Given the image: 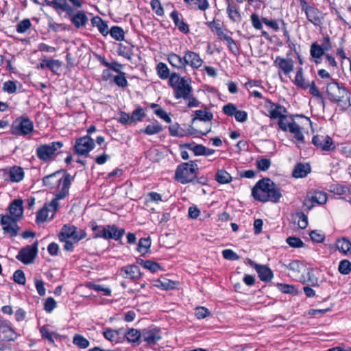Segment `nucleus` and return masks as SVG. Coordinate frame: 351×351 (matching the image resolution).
I'll return each mask as SVG.
<instances>
[{"label": "nucleus", "mask_w": 351, "mask_h": 351, "mask_svg": "<svg viewBox=\"0 0 351 351\" xmlns=\"http://www.w3.org/2000/svg\"><path fill=\"white\" fill-rule=\"evenodd\" d=\"M86 237L85 230L71 225H64L58 234L60 241L64 242V249L72 252L74 243H78Z\"/></svg>", "instance_id": "f257e3e1"}, {"label": "nucleus", "mask_w": 351, "mask_h": 351, "mask_svg": "<svg viewBox=\"0 0 351 351\" xmlns=\"http://www.w3.org/2000/svg\"><path fill=\"white\" fill-rule=\"evenodd\" d=\"M169 84L173 88V95L176 99H186L193 92L191 80L185 77H181L176 73L171 75Z\"/></svg>", "instance_id": "f03ea898"}, {"label": "nucleus", "mask_w": 351, "mask_h": 351, "mask_svg": "<svg viewBox=\"0 0 351 351\" xmlns=\"http://www.w3.org/2000/svg\"><path fill=\"white\" fill-rule=\"evenodd\" d=\"M161 339V330L158 328L149 327L142 331L133 328V343L139 344L144 341L152 346L156 345Z\"/></svg>", "instance_id": "7ed1b4c3"}, {"label": "nucleus", "mask_w": 351, "mask_h": 351, "mask_svg": "<svg viewBox=\"0 0 351 351\" xmlns=\"http://www.w3.org/2000/svg\"><path fill=\"white\" fill-rule=\"evenodd\" d=\"M199 168L193 161L179 165L176 170L175 179L181 184L191 182L197 178Z\"/></svg>", "instance_id": "20e7f679"}, {"label": "nucleus", "mask_w": 351, "mask_h": 351, "mask_svg": "<svg viewBox=\"0 0 351 351\" xmlns=\"http://www.w3.org/2000/svg\"><path fill=\"white\" fill-rule=\"evenodd\" d=\"M326 95L331 102L336 104L350 100V94L347 88L333 80L326 86Z\"/></svg>", "instance_id": "39448f33"}, {"label": "nucleus", "mask_w": 351, "mask_h": 351, "mask_svg": "<svg viewBox=\"0 0 351 351\" xmlns=\"http://www.w3.org/2000/svg\"><path fill=\"white\" fill-rule=\"evenodd\" d=\"M302 12H304L308 21L315 26H320L324 21L322 12L306 0H297Z\"/></svg>", "instance_id": "423d86ee"}, {"label": "nucleus", "mask_w": 351, "mask_h": 351, "mask_svg": "<svg viewBox=\"0 0 351 351\" xmlns=\"http://www.w3.org/2000/svg\"><path fill=\"white\" fill-rule=\"evenodd\" d=\"M63 147L61 141H53L49 144L39 145L36 150V156L43 162H47L53 160L54 157Z\"/></svg>", "instance_id": "0eeeda50"}, {"label": "nucleus", "mask_w": 351, "mask_h": 351, "mask_svg": "<svg viewBox=\"0 0 351 351\" xmlns=\"http://www.w3.org/2000/svg\"><path fill=\"white\" fill-rule=\"evenodd\" d=\"M33 130V122L25 116L16 118L10 127V132L16 136H26L31 134Z\"/></svg>", "instance_id": "6e6552de"}, {"label": "nucleus", "mask_w": 351, "mask_h": 351, "mask_svg": "<svg viewBox=\"0 0 351 351\" xmlns=\"http://www.w3.org/2000/svg\"><path fill=\"white\" fill-rule=\"evenodd\" d=\"M72 180H73V178L69 173H66L64 176V178L62 180V186L60 191L56 194L55 198L53 199L51 201V202L49 203V206L51 207V210L53 211V214H52L51 218L53 217L54 214L59 206L58 201L60 199H64L65 197H66L69 195V191L70 186L71 184Z\"/></svg>", "instance_id": "1a4fd4ad"}, {"label": "nucleus", "mask_w": 351, "mask_h": 351, "mask_svg": "<svg viewBox=\"0 0 351 351\" xmlns=\"http://www.w3.org/2000/svg\"><path fill=\"white\" fill-rule=\"evenodd\" d=\"M95 146L94 140L90 136L86 135L76 139L73 149L75 154L87 156Z\"/></svg>", "instance_id": "9d476101"}, {"label": "nucleus", "mask_w": 351, "mask_h": 351, "mask_svg": "<svg viewBox=\"0 0 351 351\" xmlns=\"http://www.w3.org/2000/svg\"><path fill=\"white\" fill-rule=\"evenodd\" d=\"M273 186L274 182L269 178L260 180L252 189V195L255 199L260 201L259 197L267 195Z\"/></svg>", "instance_id": "9b49d317"}, {"label": "nucleus", "mask_w": 351, "mask_h": 351, "mask_svg": "<svg viewBox=\"0 0 351 351\" xmlns=\"http://www.w3.org/2000/svg\"><path fill=\"white\" fill-rule=\"evenodd\" d=\"M38 241L22 248L16 256V258L24 264L32 263L37 255Z\"/></svg>", "instance_id": "f8f14e48"}, {"label": "nucleus", "mask_w": 351, "mask_h": 351, "mask_svg": "<svg viewBox=\"0 0 351 351\" xmlns=\"http://www.w3.org/2000/svg\"><path fill=\"white\" fill-rule=\"evenodd\" d=\"M312 143L324 152H331L335 149L334 142L329 136L317 134L313 137Z\"/></svg>", "instance_id": "ddd939ff"}, {"label": "nucleus", "mask_w": 351, "mask_h": 351, "mask_svg": "<svg viewBox=\"0 0 351 351\" xmlns=\"http://www.w3.org/2000/svg\"><path fill=\"white\" fill-rule=\"evenodd\" d=\"M18 220L8 215H2L1 217V223L3 226V230L10 237H15L18 234V230L19 229L17 225Z\"/></svg>", "instance_id": "4468645a"}, {"label": "nucleus", "mask_w": 351, "mask_h": 351, "mask_svg": "<svg viewBox=\"0 0 351 351\" xmlns=\"http://www.w3.org/2000/svg\"><path fill=\"white\" fill-rule=\"evenodd\" d=\"M274 64L286 75H289L293 70V60L291 58L277 56Z\"/></svg>", "instance_id": "2eb2a0df"}, {"label": "nucleus", "mask_w": 351, "mask_h": 351, "mask_svg": "<svg viewBox=\"0 0 351 351\" xmlns=\"http://www.w3.org/2000/svg\"><path fill=\"white\" fill-rule=\"evenodd\" d=\"M184 57L185 66L189 65L193 69H198L204 62L199 55L194 51H186Z\"/></svg>", "instance_id": "dca6fc26"}, {"label": "nucleus", "mask_w": 351, "mask_h": 351, "mask_svg": "<svg viewBox=\"0 0 351 351\" xmlns=\"http://www.w3.org/2000/svg\"><path fill=\"white\" fill-rule=\"evenodd\" d=\"M46 4L53 8L58 12H65L66 14L73 12V8L68 4L66 0H46Z\"/></svg>", "instance_id": "f3484780"}, {"label": "nucleus", "mask_w": 351, "mask_h": 351, "mask_svg": "<svg viewBox=\"0 0 351 351\" xmlns=\"http://www.w3.org/2000/svg\"><path fill=\"white\" fill-rule=\"evenodd\" d=\"M68 15L76 28L85 26L88 21L87 16L82 10H79L75 14L73 12L71 14H68Z\"/></svg>", "instance_id": "a211bd4d"}, {"label": "nucleus", "mask_w": 351, "mask_h": 351, "mask_svg": "<svg viewBox=\"0 0 351 351\" xmlns=\"http://www.w3.org/2000/svg\"><path fill=\"white\" fill-rule=\"evenodd\" d=\"M180 14L177 10H173L170 14L171 19L178 29L184 34H187L189 32V27L184 21L182 17L180 18Z\"/></svg>", "instance_id": "6ab92c4d"}, {"label": "nucleus", "mask_w": 351, "mask_h": 351, "mask_svg": "<svg viewBox=\"0 0 351 351\" xmlns=\"http://www.w3.org/2000/svg\"><path fill=\"white\" fill-rule=\"evenodd\" d=\"M282 197V194L280 193V189L276 186L274 183V186L271 189L269 193L265 196H261L260 197V202H278L280 199Z\"/></svg>", "instance_id": "aec40b11"}, {"label": "nucleus", "mask_w": 351, "mask_h": 351, "mask_svg": "<svg viewBox=\"0 0 351 351\" xmlns=\"http://www.w3.org/2000/svg\"><path fill=\"white\" fill-rule=\"evenodd\" d=\"M9 180L11 182H19L25 176V172L22 167L14 165L8 170Z\"/></svg>", "instance_id": "412c9836"}, {"label": "nucleus", "mask_w": 351, "mask_h": 351, "mask_svg": "<svg viewBox=\"0 0 351 351\" xmlns=\"http://www.w3.org/2000/svg\"><path fill=\"white\" fill-rule=\"evenodd\" d=\"M311 172V166L308 163H297L292 172L293 177L295 178H305Z\"/></svg>", "instance_id": "4be33fe9"}, {"label": "nucleus", "mask_w": 351, "mask_h": 351, "mask_svg": "<svg viewBox=\"0 0 351 351\" xmlns=\"http://www.w3.org/2000/svg\"><path fill=\"white\" fill-rule=\"evenodd\" d=\"M254 269L258 273L261 280L269 282L273 278V272L268 267L261 265H255Z\"/></svg>", "instance_id": "5701e85b"}, {"label": "nucleus", "mask_w": 351, "mask_h": 351, "mask_svg": "<svg viewBox=\"0 0 351 351\" xmlns=\"http://www.w3.org/2000/svg\"><path fill=\"white\" fill-rule=\"evenodd\" d=\"M227 13L229 18L234 22H240L242 19L239 6L234 2L228 1Z\"/></svg>", "instance_id": "b1692460"}, {"label": "nucleus", "mask_w": 351, "mask_h": 351, "mask_svg": "<svg viewBox=\"0 0 351 351\" xmlns=\"http://www.w3.org/2000/svg\"><path fill=\"white\" fill-rule=\"evenodd\" d=\"M10 215L15 219H19L23 215V202L20 199L14 200L10 206Z\"/></svg>", "instance_id": "393cba45"}, {"label": "nucleus", "mask_w": 351, "mask_h": 351, "mask_svg": "<svg viewBox=\"0 0 351 351\" xmlns=\"http://www.w3.org/2000/svg\"><path fill=\"white\" fill-rule=\"evenodd\" d=\"M125 231L122 228H118L114 225H107V239H114L116 241L121 239Z\"/></svg>", "instance_id": "a878e982"}, {"label": "nucleus", "mask_w": 351, "mask_h": 351, "mask_svg": "<svg viewBox=\"0 0 351 351\" xmlns=\"http://www.w3.org/2000/svg\"><path fill=\"white\" fill-rule=\"evenodd\" d=\"M167 60L169 64L177 69H185L184 57L182 58L180 56L171 53L168 55Z\"/></svg>", "instance_id": "bb28decb"}, {"label": "nucleus", "mask_w": 351, "mask_h": 351, "mask_svg": "<svg viewBox=\"0 0 351 351\" xmlns=\"http://www.w3.org/2000/svg\"><path fill=\"white\" fill-rule=\"evenodd\" d=\"M152 241L149 237L140 239L136 247V251L141 255L149 252Z\"/></svg>", "instance_id": "cd10ccee"}, {"label": "nucleus", "mask_w": 351, "mask_h": 351, "mask_svg": "<svg viewBox=\"0 0 351 351\" xmlns=\"http://www.w3.org/2000/svg\"><path fill=\"white\" fill-rule=\"evenodd\" d=\"M90 227L95 232L94 238H103L107 239V226H98L96 222L91 221Z\"/></svg>", "instance_id": "c85d7f7f"}, {"label": "nucleus", "mask_w": 351, "mask_h": 351, "mask_svg": "<svg viewBox=\"0 0 351 351\" xmlns=\"http://www.w3.org/2000/svg\"><path fill=\"white\" fill-rule=\"evenodd\" d=\"M162 130V126L157 121H154L141 130V132L147 135H154L161 132Z\"/></svg>", "instance_id": "c756f323"}, {"label": "nucleus", "mask_w": 351, "mask_h": 351, "mask_svg": "<svg viewBox=\"0 0 351 351\" xmlns=\"http://www.w3.org/2000/svg\"><path fill=\"white\" fill-rule=\"evenodd\" d=\"M53 214V211L51 210V207L49 206V203L46 204L44 208L40 209L36 215V221L38 223L44 222L48 218H51Z\"/></svg>", "instance_id": "7c9ffc66"}, {"label": "nucleus", "mask_w": 351, "mask_h": 351, "mask_svg": "<svg viewBox=\"0 0 351 351\" xmlns=\"http://www.w3.org/2000/svg\"><path fill=\"white\" fill-rule=\"evenodd\" d=\"M287 110L286 108L279 104H277L274 110L271 112L270 114H267V116L271 119H280V118H287Z\"/></svg>", "instance_id": "2f4dec72"}, {"label": "nucleus", "mask_w": 351, "mask_h": 351, "mask_svg": "<svg viewBox=\"0 0 351 351\" xmlns=\"http://www.w3.org/2000/svg\"><path fill=\"white\" fill-rule=\"evenodd\" d=\"M336 247L343 254H347L351 250V242L345 237L339 239L336 241Z\"/></svg>", "instance_id": "473e14b6"}, {"label": "nucleus", "mask_w": 351, "mask_h": 351, "mask_svg": "<svg viewBox=\"0 0 351 351\" xmlns=\"http://www.w3.org/2000/svg\"><path fill=\"white\" fill-rule=\"evenodd\" d=\"M326 50L317 43H313L311 45L310 54L314 59H320Z\"/></svg>", "instance_id": "72a5a7b5"}, {"label": "nucleus", "mask_w": 351, "mask_h": 351, "mask_svg": "<svg viewBox=\"0 0 351 351\" xmlns=\"http://www.w3.org/2000/svg\"><path fill=\"white\" fill-rule=\"evenodd\" d=\"M118 53L120 56L130 60L132 55V44L128 42L119 45Z\"/></svg>", "instance_id": "f704fd0d"}, {"label": "nucleus", "mask_w": 351, "mask_h": 351, "mask_svg": "<svg viewBox=\"0 0 351 351\" xmlns=\"http://www.w3.org/2000/svg\"><path fill=\"white\" fill-rule=\"evenodd\" d=\"M215 180L220 184H228L232 181V178L230 174L224 169H219L216 173Z\"/></svg>", "instance_id": "c9c22d12"}, {"label": "nucleus", "mask_w": 351, "mask_h": 351, "mask_svg": "<svg viewBox=\"0 0 351 351\" xmlns=\"http://www.w3.org/2000/svg\"><path fill=\"white\" fill-rule=\"evenodd\" d=\"M195 114V117L193 119V121L195 119H199L202 121H210L213 119V114L211 112L206 110H197L194 112Z\"/></svg>", "instance_id": "e433bc0d"}, {"label": "nucleus", "mask_w": 351, "mask_h": 351, "mask_svg": "<svg viewBox=\"0 0 351 351\" xmlns=\"http://www.w3.org/2000/svg\"><path fill=\"white\" fill-rule=\"evenodd\" d=\"M289 132L294 134L295 138L298 142H304V137L302 132V128L295 121L291 122Z\"/></svg>", "instance_id": "4c0bfd02"}, {"label": "nucleus", "mask_w": 351, "mask_h": 351, "mask_svg": "<svg viewBox=\"0 0 351 351\" xmlns=\"http://www.w3.org/2000/svg\"><path fill=\"white\" fill-rule=\"evenodd\" d=\"M157 74L160 79H167L170 77L169 69L167 64L163 62H159L156 66Z\"/></svg>", "instance_id": "58836bf2"}, {"label": "nucleus", "mask_w": 351, "mask_h": 351, "mask_svg": "<svg viewBox=\"0 0 351 351\" xmlns=\"http://www.w3.org/2000/svg\"><path fill=\"white\" fill-rule=\"evenodd\" d=\"M40 332L43 338L47 339L51 343H54V337L57 338L58 335L49 331V328L46 326H43L40 328Z\"/></svg>", "instance_id": "ea45409f"}, {"label": "nucleus", "mask_w": 351, "mask_h": 351, "mask_svg": "<svg viewBox=\"0 0 351 351\" xmlns=\"http://www.w3.org/2000/svg\"><path fill=\"white\" fill-rule=\"evenodd\" d=\"M183 147H187L192 150L195 156H204L205 146L202 145H196L195 143L184 144Z\"/></svg>", "instance_id": "a19ab883"}, {"label": "nucleus", "mask_w": 351, "mask_h": 351, "mask_svg": "<svg viewBox=\"0 0 351 351\" xmlns=\"http://www.w3.org/2000/svg\"><path fill=\"white\" fill-rule=\"evenodd\" d=\"M73 343L80 348H86L89 346V341L80 335H75L73 337Z\"/></svg>", "instance_id": "79ce46f5"}, {"label": "nucleus", "mask_w": 351, "mask_h": 351, "mask_svg": "<svg viewBox=\"0 0 351 351\" xmlns=\"http://www.w3.org/2000/svg\"><path fill=\"white\" fill-rule=\"evenodd\" d=\"M32 26V23L28 19H25L20 21L16 26V29L18 33L23 34L27 32Z\"/></svg>", "instance_id": "37998d69"}, {"label": "nucleus", "mask_w": 351, "mask_h": 351, "mask_svg": "<svg viewBox=\"0 0 351 351\" xmlns=\"http://www.w3.org/2000/svg\"><path fill=\"white\" fill-rule=\"evenodd\" d=\"M284 266L293 274H300L302 269V265L298 261H292L288 265L284 264Z\"/></svg>", "instance_id": "c03bdc74"}, {"label": "nucleus", "mask_w": 351, "mask_h": 351, "mask_svg": "<svg viewBox=\"0 0 351 351\" xmlns=\"http://www.w3.org/2000/svg\"><path fill=\"white\" fill-rule=\"evenodd\" d=\"M108 34L117 40H122L124 36L123 30L118 26H113Z\"/></svg>", "instance_id": "a18cd8bd"}, {"label": "nucleus", "mask_w": 351, "mask_h": 351, "mask_svg": "<svg viewBox=\"0 0 351 351\" xmlns=\"http://www.w3.org/2000/svg\"><path fill=\"white\" fill-rule=\"evenodd\" d=\"M308 88H309V93L313 97H315L316 98L321 99L322 103H324L323 95L319 90L318 88L316 86L314 81H313L311 84H308Z\"/></svg>", "instance_id": "49530a36"}, {"label": "nucleus", "mask_w": 351, "mask_h": 351, "mask_svg": "<svg viewBox=\"0 0 351 351\" xmlns=\"http://www.w3.org/2000/svg\"><path fill=\"white\" fill-rule=\"evenodd\" d=\"M174 285L175 283L173 281L167 279H165L164 280H158L156 281L155 284L156 287L165 290L173 289Z\"/></svg>", "instance_id": "de8ad7c7"}, {"label": "nucleus", "mask_w": 351, "mask_h": 351, "mask_svg": "<svg viewBox=\"0 0 351 351\" xmlns=\"http://www.w3.org/2000/svg\"><path fill=\"white\" fill-rule=\"evenodd\" d=\"M286 241L291 247L300 248L304 245V242L300 238L295 237H289Z\"/></svg>", "instance_id": "09e8293b"}, {"label": "nucleus", "mask_w": 351, "mask_h": 351, "mask_svg": "<svg viewBox=\"0 0 351 351\" xmlns=\"http://www.w3.org/2000/svg\"><path fill=\"white\" fill-rule=\"evenodd\" d=\"M45 65L51 71L56 73L60 68L62 63L58 60L47 59Z\"/></svg>", "instance_id": "8fccbe9b"}, {"label": "nucleus", "mask_w": 351, "mask_h": 351, "mask_svg": "<svg viewBox=\"0 0 351 351\" xmlns=\"http://www.w3.org/2000/svg\"><path fill=\"white\" fill-rule=\"evenodd\" d=\"M338 269L342 274H348L351 271V263L348 260L340 261Z\"/></svg>", "instance_id": "3c124183"}, {"label": "nucleus", "mask_w": 351, "mask_h": 351, "mask_svg": "<svg viewBox=\"0 0 351 351\" xmlns=\"http://www.w3.org/2000/svg\"><path fill=\"white\" fill-rule=\"evenodd\" d=\"M3 90L9 94H13L16 92V84L14 81H7L3 84Z\"/></svg>", "instance_id": "603ef678"}, {"label": "nucleus", "mask_w": 351, "mask_h": 351, "mask_svg": "<svg viewBox=\"0 0 351 351\" xmlns=\"http://www.w3.org/2000/svg\"><path fill=\"white\" fill-rule=\"evenodd\" d=\"M13 280L19 285H24L26 282L24 272L21 269L16 270L13 274Z\"/></svg>", "instance_id": "864d4df0"}, {"label": "nucleus", "mask_w": 351, "mask_h": 351, "mask_svg": "<svg viewBox=\"0 0 351 351\" xmlns=\"http://www.w3.org/2000/svg\"><path fill=\"white\" fill-rule=\"evenodd\" d=\"M152 10L160 16L164 15V10L159 0H152L150 3Z\"/></svg>", "instance_id": "5fc2aeb1"}, {"label": "nucleus", "mask_w": 351, "mask_h": 351, "mask_svg": "<svg viewBox=\"0 0 351 351\" xmlns=\"http://www.w3.org/2000/svg\"><path fill=\"white\" fill-rule=\"evenodd\" d=\"M298 219V226L301 229H304L308 226V217L304 213H297L295 215Z\"/></svg>", "instance_id": "6e6d98bb"}, {"label": "nucleus", "mask_w": 351, "mask_h": 351, "mask_svg": "<svg viewBox=\"0 0 351 351\" xmlns=\"http://www.w3.org/2000/svg\"><path fill=\"white\" fill-rule=\"evenodd\" d=\"M327 201V196L325 193L317 192L315 193L313 196L311 197L312 202H316L319 204H325Z\"/></svg>", "instance_id": "4d7b16f0"}, {"label": "nucleus", "mask_w": 351, "mask_h": 351, "mask_svg": "<svg viewBox=\"0 0 351 351\" xmlns=\"http://www.w3.org/2000/svg\"><path fill=\"white\" fill-rule=\"evenodd\" d=\"M271 165V161L267 158H261L256 160V167L260 171H267Z\"/></svg>", "instance_id": "13d9d810"}, {"label": "nucleus", "mask_w": 351, "mask_h": 351, "mask_svg": "<svg viewBox=\"0 0 351 351\" xmlns=\"http://www.w3.org/2000/svg\"><path fill=\"white\" fill-rule=\"evenodd\" d=\"M236 106L232 103H228L223 107V112L230 117H232L237 111Z\"/></svg>", "instance_id": "bf43d9fd"}, {"label": "nucleus", "mask_w": 351, "mask_h": 351, "mask_svg": "<svg viewBox=\"0 0 351 351\" xmlns=\"http://www.w3.org/2000/svg\"><path fill=\"white\" fill-rule=\"evenodd\" d=\"M144 268L149 270L152 273L156 272L159 269H162L161 266L158 263L149 260H147L145 263Z\"/></svg>", "instance_id": "052dcab7"}, {"label": "nucleus", "mask_w": 351, "mask_h": 351, "mask_svg": "<svg viewBox=\"0 0 351 351\" xmlns=\"http://www.w3.org/2000/svg\"><path fill=\"white\" fill-rule=\"evenodd\" d=\"M226 43L228 49L232 54L237 56L239 53V47L232 37H230Z\"/></svg>", "instance_id": "680f3d73"}, {"label": "nucleus", "mask_w": 351, "mask_h": 351, "mask_svg": "<svg viewBox=\"0 0 351 351\" xmlns=\"http://www.w3.org/2000/svg\"><path fill=\"white\" fill-rule=\"evenodd\" d=\"M223 257L225 259L230 261H236L239 259V256L236 254L233 250L226 249L222 251Z\"/></svg>", "instance_id": "e2e57ef3"}, {"label": "nucleus", "mask_w": 351, "mask_h": 351, "mask_svg": "<svg viewBox=\"0 0 351 351\" xmlns=\"http://www.w3.org/2000/svg\"><path fill=\"white\" fill-rule=\"evenodd\" d=\"M56 306L57 304L55 300L51 297H49L45 300L44 309L47 313H51L56 307Z\"/></svg>", "instance_id": "0e129e2a"}, {"label": "nucleus", "mask_w": 351, "mask_h": 351, "mask_svg": "<svg viewBox=\"0 0 351 351\" xmlns=\"http://www.w3.org/2000/svg\"><path fill=\"white\" fill-rule=\"evenodd\" d=\"M250 19H251V22H252V26L254 27V28H255L256 29H262V28H263L262 19H260L259 16L257 14H256V13L252 14L250 16Z\"/></svg>", "instance_id": "69168bd1"}, {"label": "nucleus", "mask_w": 351, "mask_h": 351, "mask_svg": "<svg viewBox=\"0 0 351 351\" xmlns=\"http://www.w3.org/2000/svg\"><path fill=\"white\" fill-rule=\"evenodd\" d=\"M35 287L36 291L40 296H44L46 293V290L45 288V283L42 280L35 278Z\"/></svg>", "instance_id": "338daca9"}, {"label": "nucleus", "mask_w": 351, "mask_h": 351, "mask_svg": "<svg viewBox=\"0 0 351 351\" xmlns=\"http://www.w3.org/2000/svg\"><path fill=\"white\" fill-rule=\"evenodd\" d=\"M195 314L198 319H204L210 315V312L206 308L199 306L195 308Z\"/></svg>", "instance_id": "774afa93"}]
</instances>
